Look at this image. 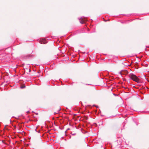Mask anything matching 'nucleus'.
<instances>
[{"label": "nucleus", "instance_id": "nucleus-2", "mask_svg": "<svg viewBox=\"0 0 149 149\" xmlns=\"http://www.w3.org/2000/svg\"><path fill=\"white\" fill-rule=\"evenodd\" d=\"M128 73V72L126 70H122L120 72V74L121 75H126Z\"/></svg>", "mask_w": 149, "mask_h": 149}, {"label": "nucleus", "instance_id": "nucleus-3", "mask_svg": "<svg viewBox=\"0 0 149 149\" xmlns=\"http://www.w3.org/2000/svg\"><path fill=\"white\" fill-rule=\"evenodd\" d=\"M86 21V20H84L82 18H81L80 19V22L82 24L84 23Z\"/></svg>", "mask_w": 149, "mask_h": 149}, {"label": "nucleus", "instance_id": "nucleus-1", "mask_svg": "<svg viewBox=\"0 0 149 149\" xmlns=\"http://www.w3.org/2000/svg\"><path fill=\"white\" fill-rule=\"evenodd\" d=\"M129 77L131 79L134 81L137 82H139V79L134 74H130L129 75Z\"/></svg>", "mask_w": 149, "mask_h": 149}, {"label": "nucleus", "instance_id": "nucleus-9", "mask_svg": "<svg viewBox=\"0 0 149 149\" xmlns=\"http://www.w3.org/2000/svg\"><path fill=\"white\" fill-rule=\"evenodd\" d=\"M28 113H29V111H28Z\"/></svg>", "mask_w": 149, "mask_h": 149}, {"label": "nucleus", "instance_id": "nucleus-8", "mask_svg": "<svg viewBox=\"0 0 149 149\" xmlns=\"http://www.w3.org/2000/svg\"><path fill=\"white\" fill-rule=\"evenodd\" d=\"M31 71V70H29V72H30Z\"/></svg>", "mask_w": 149, "mask_h": 149}, {"label": "nucleus", "instance_id": "nucleus-4", "mask_svg": "<svg viewBox=\"0 0 149 149\" xmlns=\"http://www.w3.org/2000/svg\"><path fill=\"white\" fill-rule=\"evenodd\" d=\"M84 118L86 120H87L88 119L87 117L86 116H84Z\"/></svg>", "mask_w": 149, "mask_h": 149}, {"label": "nucleus", "instance_id": "nucleus-5", "mask_svg": "<svg viewBox=\"0 0 149 149\" xmlns=\"http://www.w3.org/2000/svg\"><path fill=\"white\" fill-rule=\"evenodd\" d=\"M25 87V86H24L21 87V88H24Z\"/></svg>", "mask_w": 149, "mask_h": 149}, {"label": "nucleus", "instance_id": "nucleus-7", "mask_svg": "<svg viewBox=\"0 0 149 149\" xmlns=\"http://www.w3.org/2000/svg\"><path fill=\"white\" fill-rule=\"evenodd\" d=\"M83 143H85V141H84V140H83Z\"/></svg>", "mask_w": 149, "mask_h": 149}, {"label": "nucleus", "instance_id": "nucleus-6", "mask_svg": "<svg viewBox=\"0 0 149 149\" xmlns=\"http://www.w3.org/2000/svg\"><path fill=\"white\" fill-rule=\"evenodd\" d=\"M61 109L60 107H59L58 108V110H61Z\"/></svg>", "mask_w": 149, "mask_h": 149}]
</instances>
